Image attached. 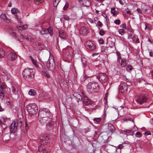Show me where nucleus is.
I'll list each match as a JSON object with an SVG mask.
<instances>
[{
  "label": "nucleus",
  "instance_id": "obj_1",
  "mask_svg": "<svg viewBox=\"0 0 153 153\" xmlns=\"http://www.w3.org/2000/svg\"><path fill=\"white\" fill-rule=\"evenodd\" d=\"M39 121L42 123L46 124L47 128L50 130L52 128L53 123L51 122V113L47 108H43L39 113Z\"/></svg>",
  "mask_w": 153,
  "mask_h": 153
},
{
  "label": "nucleus",
  "instance_id": "obj_2",
  "mask_svg": "<svg viewBox=\"0 0 153 153\" xmlns=\"http://www.w3.org/2000/svg\"><path fill=\"white\" fill-rule=\"evenodd\" d=\"M35 71L33 69L29 68H25L22 72V76L25 80L31 81L34 76Z\"/></svg>",
  "mask_w": 153,
  "mask_h": 153
},
{
  "label": "nucleus",
  "instance_id": "obj_3",
  "mask_svg": "<svg viewBox=\"0 0 153 153\" xmlns=\"http://www.w3.org/2000/svg\"><path fill=\"white\" fill-rule=\"evenodd\" d=\"M27 110L29 114L35 115L38 111L37 105L35 103L29 104L26 106Z\"/></svg>",
  "mask_w": 153,
  "mask_h": 153
},
{
  "label": "nucleus",
  "instance_id": "obj_4",
  "mask_svg": "<svg viewBox=\"0 0 153 153\" xmlns=\"http://www.w3.org/2000/svg\"><path fill=\"white\" fill-rule=\"evenodd\" d=\"M99 85L98 83L95 82H90L87 85L88 90L91 92H96L99 90Z\"/></svg>",
  "mask_w": 153,
  "mask_h": 153
},
{
  "label": "nucleus",
  "instance_id": "obj_5",
  "mask_svg": "<svg viewBox=\"0 0 153 153\" xmlns=\"http://www.w3.org/2000/svg\"><path fill=\"white\" fill-rule=\"evenodd\" d=\"M135 100L138 104H142L146 102L147 99L145 95H139L135 97Z\"/></svg>",
  "mask_w": 153,
  "mask_h": 153
},
{
  "label": "nucleus",
  "instance_id": "obj_6",
  "mask_svg": "<svg viewBox=\"0 0 153 153\" xmlns=\"http://www.w3.org/2000/svg\"><path fill=\"white\" fill-rule=\"evenodd\" d=\"M46 65L47 68L51 71H54L55 69V64L53 59H49L47 62Z\"/></svg>",
  "mask_w": 153,
  "mask_h": 153
},
{
  "label": "nucleus",
  "instance_id": "obj_7",
  "mask_svg": "<svg viewBox=\"0 0 153 153\" xmlns=\"http://www.w3.org/2000/svg\"><path fill=\"white\" fill-rule=\"evenodd\" d=\"M85 45L86 48L89 51H93L96 48L95 45L90 40L86 41Z\"/></svg>",
  "mask_w": 153,
  "mask_h": 153
},
{
  "label": "nucleus",
  "instance_id": "obj_8",
  "mask_svg": "<svg viewBox=\"0 0 153 153\" xmlns=\"http://www.w3.org/2000/svg\"><path fill=\"white\" fill-rule=\"evenodd\" d=\"M39 142L42 144H46L50 142V139L48 135H42L39 137Z\"/></svg>",
  "mask_w": 153,
  "mask_h": 153
},
{
  "label": "nucleus",
  "instance_id": "obj_9",
  "mask_svg": "<svg viewBox=\"0 0 153 153\" xmlns=\"http://www.w3.org/2000/svg\"><path fill=\"white\" fill-rule=\"evenodd\" d=\"M128 85L126 83H121L119 87V90L122 93H126L127 90Z\"/></svg>",
  "mask_w": 153,
  "mask_h": 153
},
{
  "label": "nucleus",
  "instance_id": "obj_10",
  "mask_svg": "<svg viewBox=\"0 0 153 153\" xmlns=\"http://www.w3.org/2000/svg\"><path fill=\"white\" fill-rule=\"evenodd\" d=\"M17 126L18 122H13L10 127V131L13 133L15 132L17 130Z\"/></svg>",
  "mask_w": 153,
  "mask_h": 153
},
{
  "label": "nucleus",
  "instance_id": "obj_11",
  "mask_svg": "<svg viewBox=\"0 0 153 153\" xmlns=\"http://www.w3.org/2000/svg\"><path fill=\"white\" fill-rule=\"evenodd\" d=\"M99 80L101 82H105L107 80L106 76L103 74H100L97 76Z\"/></svg>",
  "mask_w": 153,
  "mask_h": 153
},
{
  "label": "nucleus",
  "instance_id": "obj_12",
  "mask_svg": "<svg viewBox=\"0 0 153 153\" xmlns=\"http://www.w3.org/2000/svg\"><path fill=\"white\" fill-rule=\"evenodd\" d=\"M83 103L84 105H91L92 103V102L86 95H83Z\"/></svg>",
  "mask_w": 153,
  "mask_h": 153
},
{
  "label": "nucleus",
  "instance_id": "obj_13",
  "mask_svg": "<svg viewBox=\"0 0 153 153\" xmlns=\"http://www.w3.org/2000/svg\"><path fill=\"white\" fill-rule=\"evenodd\" d=\"M37 70L41 74L46 70V68L44 63L43 64H40V66L38 65V67H37Z\"/></svg>",
  "mask_w": 153,
  "mask_h": 153
},
{
  "label": "nucleus",
  "instance_id": "obj_14",
  "mask_svg": "<svg viewBox=\"0 0 153 153\" xmlns=\"http://www.w3.org/2000/svg\"><path fill=\"white\" fill-rule=\"evenodd\" d=\"M17 58L16 55L13 53H9L7 56L8 59L11 61L14 60Z\"/></svg>",
  "mask_w": 153,
  "mask_h": 153
},
{
  "label": "nucleus",
  "instance_id": "obj_15",
  "mask_svg": "<svg viewBox=\"0 0 153 153\" xmlns=\"http://www.w3.org/2000/svg\"><path fill=\"white\" fill-rule=\"evenodd\" d=\"M22 120L20 117V123L21 124V127L25 128L26 130L28 129V126L25 121H22Z\"/></svg>",
  "mask_w": 153,
  "mask_h": 153
},
{
  "label": "nucleus",
  "instance_id": "obj_16",
  "mask_svg": "<svg viewBox=\"0 0 153 153\" xmlns=\"http://www.w3.org/2000/svg\"><path fill=\"white\" fill-rule=\"evenodd\" d=\"M11 11L12 13L15 16V18L18 19V16L17 14L19 12L18 10L16 8H12Z\"/></svg>",
  "mask_w": 153,
  "mask_h": 153
},
{
  "label": "nucleus",
  "instance_id": "obj_17",
  "mask_svg": "<svg viewBox=\"0 0 153 153\" xmlns=\"http://www.w3.org/2000/svg\"><path fill=\"white\" fill-rule=\"evenodd\" d=\"M30 58L32 64L36 68L37 67H38V65H39V63L37 60L36 59H34L31 56H30Z\"/></svg>",
  "mask_w": 153,
  "mask_h": 153
},
{
  "label": "nucleus",
  "instance_id": "obj_18",
  "mask_svg": "<svg viewBox=\"0 0 153 153\" xmlns=\"http://www.w3.org/2000/svg\"><path fill=\"white\" fill-rule=\"evenodd\" d=\"M74 97L77 99V101L78 102L81 101L82 99V97L81 95L77 92H74L73 94Z\"/></svg>",
  "mask_w": 153,
  "mask_h": 153
},
{
  "label": "nucleus",
  "instance_id": "obj_19",
  "mask_svg": "<svg viewBox=\"0 0 153 153\" xmlns=\"http://www.w3.org/2000/svg\"><path fill=\"white\" fill-rule=\"evenodd\" d=\"M39 151L42 153H47L48 150L45 148V146L42 145H40L38 148Z\"/></svg>",
  "mask_w": 153,
  "mask_h": 153
},
{
  "label": "nucleus",
  "instance_id": "obj_20",
  "mask_svg": "<svg viewBox=\"0 0 153 153\" xmlns=\"http://www.w3.org/2000/svg\"><path fill=\"white\" fill-rule=\"evenodd\" d=\"M106 111L105 110V108L104 109V111H103L104 116L103 117V116H102L100 117L94 118L93 119V120L94 121H96L97 122H100L101 120L104 117H105L106 116V115L105 114Z\"/></svg>",
  "mask_w": 153,
  "mask_h": 153
},
{
  "label": "nucleus",
  "instance_id": "obj_21",
  "mask_svg": "<svg viewBox=\"0 0 153 153\" xmlns=\"http://www.w3.org/2000/svg\"><path fill=\"white\" fill-rule=\"evenodd\" d=\"M108 129L111 132H113L115 130L114 126L112 124H109L108 126Z\"/></svg>",
  "mask_w": 153,
  "mask_h": 153
},
{
  "label": "nucleus",
  "instance_id": "obj_22",
  "mask_svg": "<svg viewBox=\"0 0 153 153\" xmlns=\"http://www.w3.org/2000/svg\"><path fill=\"white\" fill-rule=\"evenodd\" d=\"M111 14H113V16L114 17H116L118 14V12L116 10L115 8H111Z\"/></svg>",
  "mask_w": 153,
  "mask_h": 153
},
{
  "label": "nucleus",
  "instance_id": "obj_23",
  "mask_svg": "<svg viewBox=\"0 0 153 153\" xmlns=\"http://www.w3.org/2000/svg\"><path fill=\"white\" fill-rule=\"evenodd\" d=\"M10 33L11 35L13 36H16V32L18 31L17 30H14L12 27L10 28Z\"/></svg>",
  "mask_w": 153,
  "mask_h": 153
},
{
  "label": "nucleus",
  "instance_id": "obj_24",
  "mask_svg": "<svg viewBox=\"0 0 153 153\" xmlns=\"http://www.w3.org/2000/svg\"><path fill=\"white\" fill-rule=\"evenodd\" d=\"M28 94L31 96H34L36 95V92L35 90L31 89L28 92Z\"/></svg>",
  "mask_w": 153,
  "mask_h": 153
},
{
  "label": "nucleus",
  "instance_id": "obj_25",
  "mask_svg": "<svg viewBox=\"0 0 153 153\" xmlns=\"http://www.w3.org/2000/svg\"><path fill=\"white\" fill-rule=\"evenodd\" d=\"M83 4L86 7H89L90 5V3L88 0H83Z\"/></svg>",
  "mask_w": 153,
  "mask_h": 153
},
{
  "label": "nucleus",
  "instance_id": "obj_26",
  "mask_svg": "<svg viewBox=\"0 0 153 153\" xmlns=\"http://www.w3.org/2000/svg\"><path fill=\"white\" fill-rule=\"evenodd\" d=\"M127 64V61L126 60L122 59L120 65L122 67H125L126 66Z\"/></svg>",
  "mask_w": 153,
  "mask_h": 153
},
{
  "label": "nucleus",
  "instance_id": "obj_27",
  "mask_svg": "<svg viewBox=\"0 0 153 153\" xmlns=\"http://www.w3.org/2000/svg\"><path fill=\"white\" fill-rule=\"evenodd\" d=\"M59 36L62 38H64L65 37V33L64 32L63 30H60L59 32Z\"/></svg>",
  "mask_w": 153,
  "mask_h": 153
},
{
  "label": "nucleus",
  "instance_id": "obj_28",
  "mask_svg": "<svg viewBox=\"0 0 153 153\" xmlns=\"http://www.w3.org/2000/svg\"><path fill=\"white\" fill-rule=\"evenodd\" d=\"M109 47L111 48H112L114 47L115 48V43L114 41L111 40H110L108 42Z\"/></svg>",
  "mask_w": 153,
  "mask_h": 153
},
{
  "label": "nucleus",
  "instance_id": "obj_29",
  "mask_svg": "<svg viewBox=\"0 0 153 153\" xmlns=\"http://www.w3.org/2000/svg\"><path fill=\"white\" fill-rule=\"evenodd\" d=\"M125 132H126V134L128 135H133L134 134L132 130H125Z\"/></svg>",
  "mask_w": 153,
  "mask_h": 153
},
{
  "label": "nucleus",
  "instance_id": "obj_30",
  "mask_svg": "<svg viewBox=\"0 0 153 153\" xmlns=\"http://www.w3.org/2000/svg\"><path fill=\"white\" fill-rule=\"evenodd\" d=\"M1 17L2 19L4 21L7 22L9 21V19L7 18L6 15L4 14H2L1 15Z\"/></svg>",
  "mask_w": 153,
  "mask_h": 153
},
{
  "label": "nucleus",
  "instance_id": "obj_31",
  "mask_svg": "<svg viewBox=\"0 0 153 153\" xmlns=\"http://www.w3.org/2000/svg\"><path fill=\"white\" fill-rule=\"evenodd\" d=\"M48 29L46 28L42 29L40 31V33L42 35L48 33Z\"/></svg>",
  "mask_w": 153,
  "mask_h": 153
},
{
  "label": "nucleus",
  "instance_id": "obj_32",
  "mask_svg": "<svg viewBox=\"0 0 153 153\" xmlns=\"http://www.w3.org/2000/svg\"><path fill=\"white\" fill-rule=\"evenodd\" d=\"M5 52L2 49H0V58H3L5 55Z\"/></svg>",
  "mask_w": 153,
  "mask_h": 153
},
{
  "label": "nucleus",
  "instance_id": "obj_33",
  "mask_svg": "<svg viewBox=\"0 0 153 153\" xmlns=\"http://www.w3.org/2000/svg\"><path fill=\"white\" fill-rule=\"evenodd\" d=\"M60 1V0H54L53 2L54 6V7H56Z\"/></svg>",
  "mask_w": 153,
  "mask_h": 153
},
{
  "label": "nucleus",
  "instance_id": "obj_34",
  "mask_svg": "<svg viewBox=\"0 0 153 153\" xmlns=\"http://www.w3.org/2000/svg\"><path fill=\"white\" fill-rule=\"evenodd\" d=\"M118 32L122 36L125 33V30L124 29H120L119 30Z\"/></svg>",
  "mask_w": 153,
  "mask_h": 153
},
{
  "label": "nucleus",
  "instance_id": "obj_35",
  "mask_svg": "<svg viewBox=\"0 0 153 153\" xmlns=\"http://www.w3.org/2000/svg\"><path fill=\"white\" fill-rule=\"evenodd\" d=\"M69 7V3L68 2L65 3V6L63 8V10H66Z\"/></svg>",
  "mask_w": 153,
  "mask_h": 153
},
{
  "label": "nucleus",
  "instance_id": "obj_36",
  "mask_svg": "<svg viewBox=\"0 0 153 153\" xmlns=\"http://www.w3.org/2000/svg\"><path fill=\"white\" fill-rule=\"evenodd\" d=\"M48 33H49L50 35H52L53 34V33L52 29L51 27H50L48 29Z\"/></svg>",
  "mask_w": 153,
  "mask_h": 153
},
{
  "label": "nucleus",
  "instance_id": "obj_37",
  "mask_svg": "<svg viewBox=\"0 0 153 153\" xmlns=\"http://www.w3.org/2000/svg\"><path fill=\"white\" fill-rule=\"evenodd\" d=\"M27 26L26 25H25L23 26L20 25V30H24L27 28Z\"/></svg>",
  "mask_w": 153,
  "mask_h": 153
},
{
  "label": "nucleus",
  "instance_id": "obj_38",
  "mask_svg": "<svg viewBox=\"0 0 153 153\" xmlns=\"http://www.w3.org/2000/svg\"><path fill=\"white\" fill-rule=\"evenodd\" d=\"M6 85L4 83H2L1 85H0V88L2 91L4 89H5L6 88Z\"/></svg>",
  "mask_w": 153,
  "mask_h": 153
},
{
  "label": "nucleus",
  "instance_id": "obj_39",
  "mask_svg": "<svg viewBox=\"0 0 153 153\" xmlns=\"http://www.w3.org/2000/svg\"><path fill=\"white\" fill-rule=\"evenodd\" d=\"M42 75H43V76H44L48 78H49L50 77V76L46 72V71H44V72H43V73H42Z\"/></svg>",
  "mask_w": 153,
  "mask_h": 153
},
{
  "label": "nucleus",
  "instance_id": "obj_40",
  "mask_svg": "<svg viewBox=\"0 0 153 153\" xmlns=\"http://www.w3.org/2000/svg\"><path fill=\"white\" fill-rule=\"evenodd\" d=\"M135 136L137 137L140 138L142 137V135L139 132H137L136 133Z\"/></svg>",
  "mask_w": 153,
  "mask_h": 153
},
{
  "label": "nucleus",
  "instance_id": "obj_41",
  "mask_svg": "<svg viewBox=\"0 0 153 153\" xmlns=\"http://www.w3.org/2000/svg\"><path fill=\"white\" fill-rule=\"evenodd\" d=\"M132 69V66L130 65H128L126 68V70L129 72L130 71H131Z\"/></svg>",
  "mask_w": 153,
  "mask_h": 153
},
{
  "label": "nucleus",
  "instance_id": "obj_42",
  "mask_svg": "<svg viewBox=\"0 0 153 153\" xmlns=\"http://www.w3.org/2000/svg\"><path fill=\"white\" fill-rule=\"evenodd\" d=\"M114 23L117 25H119L120 24V23H121L119 19H118L115 20L114 21Z\"/></svg>",
  "mask_w": 153,
  "mask_h": 153
},
{
  "label": "nucleus",
  "instance_id": "obj_43",
  "mask_svg": "<svg viewBox=\"0 0 153 153\" xmlns=\"http://www.w3.org/2000/svg\"><path fill=\"white\" fill-rule=\"evenodd\" d=\"M102 16H103L105 18L106 20L107 21V23H108V21H109L107 17V16L104 13H102Z\"/></svg>",
  "mask_w": 153,
  "mask_h": 153
},
{
  "label": "nucleus",
  "instance_id": "obj_44",
  "mask_svg": "<svg viewBox=\"0 0 153 153\" xmlns=\"http://www.w3.org/2000/svg\"><path fill=\"white\" fill-rule=\"evenodd\" d=\"M63 19L69 21V17L66 15H64L63 16Z\"/></svg>",
  "mask_w": 153,
  "mask_h": 153
},
{
  "label": "nucleus",
  "instance_id": "obj_45",
  "mask_svg": "<svg viewBox=\"0 0 153 153\" xmlns=\"http://www.w3.org/2000/svg\"><path fill=\"white\" fill-rule=\"evenodd\" d=\"M120 27L121 28V29H126V25L125 24H123L120 25Z\"/></svg>",
  "mask_w": 153,
  "mask_h": 153
},
{
  "label": "nucleus",
  "instance_id": "obj_46",
  "mask_svg": "<svg viewBox=\"0 0 153 153\" xmlns=\"http://www.w3.org/2000/svg\"><path fill=\"white\" fill-rule=\"evenodd\" d=\"M98 42L100 44H103L104 43V41L102 39H100L98 40Z\"/></svg>",
  "mask_w": 153,
  "mask_h": 153
},
{
  "label": "nucleus",
  "instance_id": "obj_47",
  "mask_svg": "<svg viewBox=\"0 0 153 153\" xmlns=\"http://www.w3.org/2000/svg\"><path fill=\"white\" fill-rule=\"evenodd\" d=\"M147 26H148V29L149 30H150V31L152 29V25L150 24H147Z\"/></svg>",
  "mask_w": 153,
  "mask_h": 153
},
{
  "label": "nucleus",
  "instance_id": "obj_48",
  "mask_svg": "<svg viewBox=\"0 0 153 153\" xmlns=\"http://www.w3.org/2000/svg\"><path fill=\"white\" fill-rule=\"evenodd\" d=\"M99 34L101 36H103L105 34V32L104 30H100L99 31Z\"/></svg>",
  "mask_w": 153,
  "mask_h": 153
},
{
  "label": "nucleus",
  "instance_id": "obj_49",
  "mask_svg": "<svg viewBox=\"0 0 153 153\" xmlns=\"http://www.w3.org/2000/svg\"><path fill=\"white\" fill-rule=\"evenodd\" d=\"M4 97V94L1 91H0V99H2Z\"/></svg>",
  "mask_w": 153,
  "mask_h": 153
},
{
  "label": "nucleus",
  "instance_id": "obj_50",
  "mask_svg": "<svg viewBox=\"0 0 153 153\" xmlns=\"http://www.w3.org/2000/svg\"><path fill=\"white\" fill-rule=\"evenodd\" d=\"M67 49L66 48H63V49L62 52L64 54H67V53H66V52H68V51L67 50Z\"/></svg>",
  "mask_w": 153,
  "mask_h": 153
},
{
  "label": "nucleus",
  "instance_id": "obj_51",
  "mask_svg": "<svg viewBox=\"0 0 153 153\" xmlns=\"http://www.w3.org/2000/svg\"><path fill=\"white\" fill-rule=\"evenodd\" d=\"M144 134L145 135H151V133L149 131H146L145 132Z\"/></svg>",
  "mask_w": 153,
  "mask_h": 153
},
{
  "label": "nucleus",
  "instance_id": "obj_52",
  "mask_svg": "<svg viewBox=\"0 0 153 153\" xmlns=\"http://www.w3.org/2000/svg\"><path fill=\"white\" fill-rule=\"evenodd\" d=\"M123 145L122 144H120L118 145V148L119 149H121L123 148Z\"/></svg>",
  "mask_w": 153,
  "mask_h": 153
},
{
  "label": "nucleus",
  "instance_id": "obj_53",
  "mask_svg": "<svg viewBox=\"0 0 153 153\" xmlns=\"http://www.w3.org/2000/svg\"><path fill=\"white\" fill-rule=\"evenodd\" d=\"M97 24L100 27H101L102 25V23L100 21H98Z\"/></svg>",
  "mask_w": 153,
  "mask_h": 153
},
{
  "label": "nucleus",
  "instance_id": "obj_54",
  "mask_svg": "<svg viewBox=\"0 0 153 153\" xmlns=\"http://www.w3.org/2000/svg\"><path fill=\"white\" fill-rule=\"evenodd\" d=\"M25 38H26L27 40H30V41H31V40L32 39V38H31V37L30 36H27V37H25Z\"/></svg>",
  "mask_w": 153,
  "mask_h": 153
},
{
  "label": "nucleus",
  "instance_id": "obj_55",
  "mask_svg": "<svg viewBox=\"0 0 153 153\" xmlns=\"http://www.w3.org/2000/svg\"><path fill=\"white\" fill-rule=\"evenodd\" d=\"M125 12L127 13V14H130V11L128 10V9L127 8L125 10Z\"/></svg>",
  "mask_w": 153,
  "mask_h": 153
},
{
  "label": "nucleus",
  "instance_id": "obj_56",
  "mask_svg": "<svg viewBox=\"0 0 153 153\" xmlns=\"http://www.w3.org/2000/svg\"><path fill=\"white\" fill-rule=\"evenodd\" d=\"M23 38V36L22 35H21L20 36V41L21 42Z\"/></svg>",
  "mask_w": 153,
  "mask_h": 153
},
{
  "label": "nucleus",
  "instance_id": "obj_57",
  "mask_svg": "<svg viewBox=\"0 0 153 153\" xmlns=\"http://www.w3.org/2000/svg\"><path fill=\"white\" fill-rule=\"evenodd\" d=\"M12 92L13 93H15L16 91L15 88L14 87H12Z\"/></svg>",
  "mask_w": 153,
  "mask_h": 153
},
{
  "label": "nucleus",
  "instance_id": "obj_58",
  "mask_svg": "<svg viewBox=\"0 0 153 153\" xmlns=\"http://www.w3.org/2000/svg\"><path fill=\"white\" fill-rule=\"evenodd\" d=\"M137 11L139 13H141L142 11L141 10L140 8H137Z\"/></svg>",
  "mask_w": 153,
  "mask_h": 153
},
{
  "label": "nucleus",
  "instance_id": "obj_59",
  "mask_svg": "<svg viewBox=\"0 0 153 153\" xmlns=\"http://www.w3.org/2000/svg\"><path fill=\"white\" fill-rule=\"evenodd\" d=\"M121 59V56L120 55L117 56V61L118 62L119 61V60H120V59Z\"/></svg>",
  "mask_w": 153,
  "mask_h": 153
},
{
  "label": "nucleus",
  "instance_id": "obj_60",
  "mask_svg": "<svg viewBox=\"0 0 153 153\" xmlns=\"http://www.w3.org/2000/svg\"><path fill=\"white\" fill-rule=\"evenodd\" d=\"M107 94H105V97L104 98V100L105 101L106 103L107 102V96H106Z\"/></svg>",
  "mask_w": 153,
  "mask_h": 153
},
{
  "label": "nucleus",
  "instance_id": "obj_61",
  "mask_svg": "<svg viewBox=\"0 0 153 153\" xmlns=\"http://www.w3.org/2000/svg\"><path fill=\"white\" fill-rule=\"evenodd\" d=\"M88 21L89 22H90L91 23H93V21L91 19H88Z\"/></svg>",
  "mask_w": 153,
  "mask_h": 153
},
{
  "label": "nucleus",
  "instance_id": "obj_62",
  "mask_svg": "<svg viewBox=\"0 0 153 153\" xmlns=\"http://www.w3.org/2000/svg\"><path fill=\"white\" fill-rule=\"evenodd\" d=\"M149 55L151 56H153V52H149Z\"/></svg>",
  "mask_w": 153,
  "mask_h": 153
},
{
  "label": "nucleus",
  "instance_id": "obj_63",
  "mask_svg": "<svg viewBox=\"0 0 153 153\" xmlns=\"http://www.w3.org/2000/svg\"><path fill=\"white\" fill-rule=\"evenodd\" d=\"M98 54H99V53H93V54L92 55V56H94L97 55H98Z\"/></svg>",
  "mask_w": 153,
  "mask_h": 153
},
{
  "label": "nucleus",
  "instance_id": "obj_64",
  "mask_svg": "<svg viewBox=\"0 0 153 153\" xmlns=\"http://www.w3.org/2000/svg\"><path fill=\"white\" fill-rule=\"evenodd\" d=\"M151 76H152V78H153V70H152L151 71Z\"/></svg>",
  "mask_w": 153,
  "mask_h": 153
}]
</instances>
